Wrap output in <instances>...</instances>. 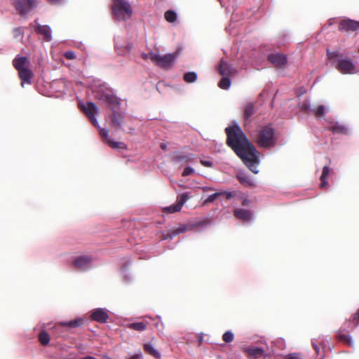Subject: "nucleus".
<instances>
[{
    "mask_svg": "<svg viewBox=\"0 0 359 359\" xmlns=\"http://www.w3.org/2000/svg\"><path fill=\"white\" fill-rule=\"evenodd\" d=\"M226 143L239 156L246 166L255 174L259 172L258 165L260 163L259 152L249 141L241 127L235 123L225 129Z\"/></svg>",
    "mask_w": 359,
    "mask_h": 359,
    "instance_id": "1",
    "label": "nucleus"
},
{
    "mask_svg": "<svg viewBox=\"0 0 359 359\" xmlns=\"http://www.w3.org/2000/svg\"><path fill=\"white\" fill-rule=\"evenodd\" d=\"M327 56L334 68L343 74H355L358 73L357 67L353 60L339 50H327Z\"/></svg>",
    "mask_w": 359,
    "mask_h": 359,
    "instance_id": "2",
    "label": "nucleus"
},
{
    "mask_svg": "<svg viewBox=\"0 0 359 359\" xmlns=\"http://www.w3.org/2000/svg\"><path fill=\"white\" fill-rule=\"evenodd\" d=\"M93 91L95 97L105 102L110 107L112 112L121 110L126 107V102L108 92L104 84H99L93 89Z\"/></svg>",
    "mask_w": 359,
    "mask_h": 359,
    "instance_id": "3",
    "label": "nucleus"
},
{
    "mask_svg": "<svg viewBox=\"0 0 359 359\" xmlns=\"http://www.w3.org/2000/svg\"><path fill=\"white\" fill-rule=\"evenodd\" d=\"M13 65L18 72L22 87H24L25 83L31 84L33 72L29 68L30 65L29 60L25 56L18 55L13 60Z\"/></svg>",
    "mask_w": 359,
    "mask_h": 359,
    "instance_id": "4",
    "label": "nucleus"
},
{
    "mask_svg": "<svg viewBox=\"0 0 359 359\" xmlns=\"http://www.w3.org/2000/svg\"><path fill=\"white\" fill-rule=\"evenodd\" d=\"M112 11L114 18L118 21L128 20L133 13L131 6L127 0H114Z\"/></svg>",
    "mask_w": 359,
    "mask_h": 359,
    "instance_id": "5",
    "label": "nucleus"
},
{
    "mask_svg": "<svg viewBox=\"0 0 359 359\" xmlns=\"http://www.w3.org/2000/svg\"><path fill=\"white\" fill-rule=\"evenodd\" d=\"M277 142L273 128L271 126L264 127L259 133L257 136V143L263 148H270L274 147Z\"/></svg>",
    "mask_w": 359,
    "mask_h": 359,
    "instance_id": "6",
    "label": "nucleus"
},
{
    "mask_svg": "<svg viewBox=\"0 0 359 359\" xmlns=\"http://www.w3.org/2000/svg\"><path fill=\"white\" fill-rule=\"evenodd\" d=\"M191 196H192L190 192H185L177 196L176 203L162 208V216L164 217L166 214H172L180 212L185 203L191 198Z\"/></svg>",
    "mask_w": 359,
    "mask_h": 359,
    "instance_id": "7",
    "label": "nucleus"
},
{
    "mask_svg": "<svg viewBox=\"0 0 359 359\" xmlns=\"http://www.w3.org/2000/svg\"><path fill=\"white\" fill-rule=\"evenodd\" d=\"M12 4L16 11L22 15H26L31 10L36 8L39 4L38 0H26L27 3L23 0H11Z\"/></svg>",
    "mask_w": 359,
    "mask_h": 359,
    "instance_id": "8",
    "label": "nucleus"
},
{
    "mask_svg": "<svg viewBox=\"0 0 359 359\" xmlns=\"http://www.w3.org/2000/svg\"><path fill=\"white\" fill-rule=\"evenodd\" d=\"M81 109L90 120L93 126L97 128H100V124L95 117L99 113V109L96 104L93 102H88L86 105L81 106Z\"/></svg>",
    "mask_w": 359,
    "mask_h": 359,
    "instance_id": "9",
    "label": "nucleus"
},
{
    "mask_svg": "<svg viewBox=\"0 0 359 359\" xmlns=\"http://www.w3.org/2000/svg\"><path fill=\"white\" fill-rule=\"evenodd\" d=\"M179 55L180 53L178 51L166 54L164 56H160L158 55V67L165 69H170L173 66L174 62Z\"/></svg>",
    "mask_w": 359,
    "mask_h": 359,
    "instance_id": "10",
    "label": "nucleus"
},
{
    "mask_svg": "<svg viewBox=\"0 0 359 359\" xmlns=\"http://www.w3.org/2000/svg\"><path fill=\"white\" fill-rule=\"evenodd\" d=\"M74 264L79 271H87L93 266V258L90 256H80L74 259Z\"/></svg>",
    "mask_w": 359,
    "mask_h": 359,
    "instance_id": "11",
    "label": "nucleus"
},
{
    "mask_svg": "<svg viewBox=\"0 0 359 359\" xmlns=\"http://www.w3.org/2000/svg\"><path fill=\"white\" fill-rule=\"evenodd\" d=\"M100 132V135L104 138L103 141L108 144L109 147L113 149H125L126 148V144L121 142H116L109 138V131L106 128H97Z\"/></svg>",
    "mask_w": 359,
    "mask_h": 359,
    "instance_id": "12",
    "label": "nucleus"
},
{
    "mask_svg": "<svg viewBox=\"0 0 359 359\" xmlns=\"http://www.w3.org/2000/svg\"><path fill=\"white\" fill-rule=\"evenodd\" d=\"M126 107L121 110L114 111L110 117L111 123L114 126L122 128L126 118Z\"/></svg>",
    "mask_w": 359,
    "mask_h": 359,
    "instance_id": "13",
    "label": "nucleus"
},
{
    "mask_svg": "<svg viewBox=\"0 0 359 359\" xmlns=\"http://www.w3.org/2000/svg\"><path fill=\"white\" fill-rule=\"evenodd\" d=\"M34 23L36 24V32L42 35L46 41H50L52 40V29L50 26L40 25L37 19L34 20Z\"/></svg>",
    "mask_w": 359,
    "mask_h": 359,
    "instance_id": "14",
    "label": "nucleus"
},
{
    "mask_svg": "<svg viewBox=\"0 0 359 359\" xmlns=\"http://www.w3.org/2000/svg\"><path fill=\"white\" fill-rule=\"evenodd\" d=\"M339 29L341 31H355L359 29V21L344 19L341 21Z\"/></svg>",
    "mask_w": 359,
    "mask_h": 359,
    "instance_id": "15",
    "label": "nucleus"
},
{
    "mask_svg": "<svg viewBox=\"0 0 359 359\" xmlns=\"http://www.w3.org/2000/svg\"><path fill=\"white\" fill-rule=\"evenodd\" d=\"M268 59L273 65L280 68L283 67L287 63L286 56L280 53L271 54Z\"/></svg>",
    "mask_w": 359,
    "mask_h": 359,
    "instance_id": "16",
    "label": "nucleus"
},
{
    "mask_svg": "<svg viewBox=\"0 0 359 359\" xmlns=\"http://www.w3.org/2000/svg\"><path fill=\"white\" fill-rule=\"evenodd\" d=\"M189 229V226L187 224H180L179 226L175 227L170 230L168 233H162L161 238L163 240H166L168 238H172L174 236L187 231Z\"/></svg>",
    "mask_w": 359,
    "mask_h": 359,
    "instance_id": "17",
    "label": "nucleus"
},
{
    "mask_svg": "<svg viewBox=\"0 0 359 359\" xmlns=\"http://www.w3.org/2000/svg\"><path fill=\"white\" fill-rule=\"evenodd\" d=\"M90 317L93 320L103 323L107 321L109 316L107 311H105L104 309L99 308L93 311Z\"/></svg>",
    "mask_w": 359,
    "mask_h": 359,
    "instance_id": "18",
    "label": "nucleus"
},
{
    "mask_svg": "<svg viewBox=\"0 0 359 359\" xmlns=\"http://www.w3.org/2000/svg\"><path fill=\"white\" fill-rule=\"evenodd\" d=\"M327 129L336 134H349V129L346 126L340 124L339 122L330 123Z\"/></svg>",
    "mask_w": 359,
    "mask_h": 359,
    "instance_id": "19",
    "label": "nucleus"
},
{
    "mask_svg": "<svg viewBox=\"0 0 359 359\" xmlns=\"http://www.w3.org/2000/svg\"><path fill=\"white\" fill-rule=\"evenodd\" d=\"M244 351L250 358H257L265 355L264 350L262 348L257 346L247 347Z\"/></svg>",
    "mask_w": 359,
    "mask_h": 359,
    "instance_id": "20",
    "label": "nucleus"
},
{
    "mask_svg": "<svg viewBox=\"0 0 359 359\" xmlns=\"http://www.w3.org/2000/svg\"><path fill=\"white\" fill-rule=\"evenodd\" d=\"M219 72L222 76H230L234 72V69L224 60H221Z\"/></svg>",
    "mask_w": 359,
    "mask_h": 359,
    "instance_id": "21",
    "label": "nucleus"
},
{
    "mask_svg": "<svg viewBox=\"0 0 359 359\" xmlns=\"http://www.w3.org/2000/svg\"><path fill=\"white\" fill-rule=\"evenodd\" d=\"M234 215L238 219L245 222H248L252 219V213L248 210L236 208L234 210Z\"/></svg>",
    "mask_w": 359,
    "mask_h": 359,
    "instance_id": "22",
    "label": "nucleus"
},
{
    "mask_svg": "<svg viewBox=\"0 0 359 359\" xmlns=\"http://www.w3.org/2000/svg\"><path fill=\"white\" fill-rule=\"evenodd\" d=\"M46 327V325L45 323H42L41 331L39 334V341L43 346H46L50 342V336L48 333L45 330Z\"/></svg>",
    "mask_w": 359,
    "mask_h": 359,
    "instance_id": "23",
    "label": "nucleus"
},
{
    "mask_svg": "<svg viewBox=\"0 0 359 359\" xmlns=\"http://www.w3.org/2000/svg\"><path fill=\"white\" fill-rule=\"evenodd\" d=\"M193 158L194 156L191 154H176L174 155L172 160L175 163H187L191 161Z\"/></svg>",
    "mask_w": 359,
    "mask_h": 359,
    "instance_id": "24",
    "label": "nucleus"
},
{
    "mask_svg": "<svg viewBox=\"0 0 359 359\" xmlns=\"http://www.w3.org/2000/svg\"><path fill=\"white\" fill-rule=\"evenodd\" d=\"M114 47H115V49L116 50L118 54L125 55V54L129 53L133 49V46L132 43H128L123 49V47L118 43V41L116 39Z\"/></svg>",
    "mask_w": 359,
    "mask_h": 359,
    "instance_id": "25",
    "label": "nucleus"
},
{
    "mask_svg": "<svg viewBox=\"0 0 359 359\" xmlns=\"http://www.w3.org/2000/svg\"><path fill=\"white\" fill-rule=\"evenodd\" d=\"M330 169L329 166L325 165L323 167L322 175L320 176L321 182H320V186L321 188H324L327 185V177L328 175L330 174Z\"/></svg>",
    "mask_w": 359,
    "mask_h": 359,
    "instance_id": "26",
    "label": "nucleus"
},
{
    "mask_svg": "<svg viewBox=\"0 0 359 359\" xmlns=\"http://www.w3.org/2000/svg\"><path fill=\"white\" fill-rule=\"evenodd\" d=\"M83 320L81 318H76L72 320L62 322L60 323L61 326H66L69 327H77L82 325Z\"/></svg>",
    "mask_w": 359,
    "mask_h": 359,
    "instance_id": "27",
    "label": "nucleus"
},
{
    "mask_svg": "<svg viewBox=\"0 0 359 359\" xmlns=\"http://www.w3.org/2000/svg\"><path fill=\"white\" fill-rule=\"evenodd\" d=\"M231 85V81L230 76H222V79L219 81L218 83V86L224 90H228Z\"/></svg>",
    "mask_w": 359,
    "mask_h": 359,
    "instance_id": "28",
    "label": "nucleus"
},
{
    "mask_svg": "<svg viewBox=\"0 0 359 359\" xmlns=\"http://www.w3.org/2000/svg\"><path fill=\"white\" fill-rule=\"evenodd\" d=\"M239 182L244 185H251L252 181L250 177L244 172H239L237 175Z\"/></svg>",
    "mask_w": 359,
    "mask_h": 359,
    "instance_id": "29",
    "label": "nucleus"
},
{
    "mask_svg": "<svg viewBox=\"0 0 359 359\" xmlns=\"http://www.w3.org/2000/svg\"><path fill=\"white\" fill-rule=\"evenodd\" d=\"M142 57L145 60H150L154 65H157V53L150 51L149 53H142Z\"/></svg>",
    "mask_w": 359,
    "mask_h": 359,
    "instance_id": "30",
    "label": "nucleus"
},
{
    "mask_svg": "<svg viewBox=\"0 0 359 359\" xmlns=\"http://www.w3.org/2000/svg\"><path fill=\"white\" fill-rule=\"evenodd\" d=\"M165 19L170 23L175 22L177 18V14L172 10L167 11L164 15Z\"/></svg>",
    "mask_w": 359,
    "mask_h": 359,
    "instance_id": "31",
    "label": "nucleus"
},
{
    "mask_svg": "<svg viewBox=\"0 0 359 359\" xmlns=\"http://www.w3.org/2000/svg\"><path fill=\"white\" fill-rule=\"evenodd\" d=\"M128 327L137 331H143L146 329V324L143 322L133 323L128 324Z\"/></svg>",
    "mask_w": 359,
    "mask_h": 359,
    "instance_id": "32",
    "label": "nucleus"
},
{
    "mask_svg": "<svg viewBox=\"0 0 359 359\" xmlns=\"http://www.w3.org/2000/svg\"><path fill=\"white\" fill-rule=\"evenodd\" d=\"M198 76L195 72H189L184 75V80L187 83H194L197 80Z\"/></svg>",
    "mask_w": 359,
    "mask_h": 359,
    "instance_id": "33",
    "label": "nucleus"
},
{
    "mask_svg": "<svg viewBox=\"0 0 359 359\" xmlns=\"http://www.w3.org/2000/svg\"><path fill=\"white\" fill-rule=\"evenodd\" d=\"M338 338L340 341H344V343H346L349 346H353L354 341L351 337L348 334H339L338 335Z\"/></svg>",
    "mask_w": 359,
    "mask_h": 359,
    "instance_id": "34",
    "label": "nucleus"
},
{
    "mask_svg": "<svg viewBox=\"0 0 359 359\" xmlns=\"http://www.w3.org/2000/svg\"><path fill=\"white\" fill-rule=\"evenodd\" d=\"M144 348L146 353L151 354L154 357H157V350L154 348L151 344H145Z\"/></svg>",
    "mask_w": 359,
    "mask_h": 359,
    "instance_id": "35",
    "label": "nucleus"
},
{
    "mask_svg": "<svg viewBox=\"0 0 359 359\" xmlns=\"http://www.w3.org/2000/svg\"><path fill=\"white\" fill-rule=\"evenodd\" d=\"M233 339L234 334L231 330L225 332L222 335V339L226 343L231 342L233 340Z\"/></svg>",
    "mask_w": 359,
    "mask_h": 359,
    "instance_id": "36",
    "label": "nucleus"
},
{
    "mask_svg": "<svg viewBox=\"0 0 359 359\" xmlns=\"http://www.w3.org/2000/svg\"><path fill=\"white\" fill-rule=\"evenodd\" d=\"M280 359H304L301 353H293L280 356Z\"/></svg>",
    "mask_w": 359,
    "mask_h": 359,
    "instance_id": "37",
    "label": "nucleus"
},
{
    "mask_svg": "<svg viewBox=\"0 0 359 359\" xmlns=\"http://www.w3.org/2000/svg\"><path fill=\"white\" fill-rule=\"evenodd\" d=\"M222 193H219V191L215 192L210 196L204 201L203 204L206 205L208 203L213 202L215 199H217L219 196H222Z\"/></svg>",
    "mask_w": 359,
    "mask_h": 359,
    "instance_id": "38",
    "label": "nucleus"
},
{
    "mask_svg": "<svg viewBox=\"0 0 359 359\" xmlns=\"http://www.w3.org/2000/svg\"><path fill=\"white\" fill-rule=\"evenodd\" d=\"M254 112V105L252 103H249L245 106V117L246 118H250Z\"/></svg>",
    "mask_w": 359,
    "mask_h": 359,
    "instance_id": "39",
    "label": "nucleus"
},
{
    "mask_svg": "<svg viewBox=\"0 0 359 359\" xmlns=\"http://www.w3.org/2000/svg\"><path fill=\"white\" fill-rule=\"evenodd\" d=\"M313 113L319 116H324L326 111L323 105H320L316 109H313Z\"/></svg>",
    "mask_w": 359,
    "mask_h": 359,
    "instance_id": "40",
    "label": "nucleus"
},
{
    "mask_svg": "<svg viewBox=\"0 0 359 359\" xmlns=\"http://www.w3.org/2000/svg\"><path fill=\"white\" fill-rule=\"evenodd\" d=\"M13 37L17 39L18 37H21V39H22L24 36V32L22 30L20 27H15L13 30Z\"/></svg>",
    "mask_w": 359,
    "mask_h": 359,
    "instance_id": "41",
    "label": "nucleus"
},
{
    "mask_svg": "<svg viewBox=\"0 0 359 359\" xmlns=\"http://www.w3.org/2000/svg\"><path fill=\"white\" fill-rule=\"evenodd\" d=\"M195 170L193 168L190 167V166H187L184 168L183 172H182V176L184 177H187V176H189L193 173H194Z\"/></svg>",
    "mask_w": 359,
    "mask_h": 359,
    "instance_id": "42",
    "label": "nucleus"
},
{
    "mask_svg": "<svg viewBox=\"0 0 359 359\" xmlns=\"http://www.w3.org/2000/svg\"><path fill=\"white\" fill-rule=\"evenodd\" d=\"M65 57L68 60H74L76 57L74 51L67 50L64 53Z\"/></svg>",
    "mask_w": 359,
    "mask_h": 359,
    "instance_id": "43",
    "label": "nucleus"
},
{
    "mask_svg": "<svg viewBox=\"0 0 359 359\" xmlns=\"http://www.w3.org/2000/svg\"><path fill=\"white\" fill-rule=\"evenodd\" d=\"M219 192L222 193V195H224L227 199H230L236 195L235 191H219Z\"/></svg>",
    "mask_w": 359,
    "mask_h": 359,
    "instance_id": "44",
    "label": "nucleus"
},
{
    "mask_svg": "<svg viewBox=\"0 0 359 359\" xmlns=\"http://www.w3.org/2000/svg\"><path fill=\"white\" fill-rule=\"evenodd\" d=\"M201 163L203 165H204L205 167H209V168L212 167V165H213V163H212V162L211 161L204 160V159L201 160Z\"/></svg>",
    "mask_w": 359,
    "mask_h": 359,
    "instance_id": "45",
    "label": "nucleus"
},
{
    "mask_svg": "<svg viewBox=\"0 0 359 359\" xmlns=\"http://www.w3.org/2000/svg\"><path fill=\"white\" fill-rule=\"evenodd\" d=\"M142 352L140 351H139L137 353L131 355L128 359H142Z\"/></svg>",
    "mask_w": 359,
    "mask_h": 359,
    "instance_id": "46",
    "label": "nucleus"
},
{
    "mask_svg": "<svg viewBox=\"0 0 359 359\" xmlns=\"http://www.w3.org/2000/svg\"><path fill=\"white\" fill-rule=\"evenodd\" d=\"M201 189H202L203 191H213V190H215L213 187H208V186L202 187H201Z\"/></svg>",
    "mask_w": 359,
    "mask_h": 359,
    "instance_id": "47",
    "label": "nucleus"
},
{
    "mask_svg": "<svg viewBox=\"0 0 359 359\" xmlns=\"http://www.w3.org/2000/svg\"><path fill=\"white\" fill-rule=\"evenodd\" d=\"M312 345H313V348H314V349H315V351H316V353L317 354H318V353H319V351H320V347H319V346H317V344H316V343L315 341H312Z\"/></svg>",
    "mask_w": 359,
    "mask_h": 359,
    "instance_id": "48",
    "label": "nucleus"
},
{
    "mask_svg": "<svg viewBox=\"0 0 359 359\" xmlns=\"http://www.w3.org/2000/svg\"><path fill=\"white\" fill-rule=\"evenodd\" d=\"M353 320L357 322L356 325L359 324V309L353 316Z\"/></svg>",
    "mask_w": 359,
    "mask_h": 359,
    "instance_id": "49",
    "label": "nucleus"
},
{
    "mask_svg": "<svg viewBox=\"0 0 359 359\" xmlns=\"http://www.w3.org/2000/svg\"><path fill=\"white\" fill-rule=\"evenodd\" d=\"M49 3L52 4H56L60 3L62 0H48Z\"/></svg>",
    "mask_w": 359,
    "mask_h": 359,
    "instance_id": "50",
    "label": "nucleus"
},
{
    "mask_svg": "<svg viewBox=\"0 0 359 359\" xmlns=\"http://www.w3.org/2000/svg\"><path fill=\"white\" fill-rule=\"evenodd\" d=\"M161 147L162 149L165 150L167 149L166 143H161Z\"/></svg>",
    "mask_w": 359,
    "mask_h": 359,
    "instance_id": "51",
    "label": "nucleus"
},
{
    "mask_svg": "<svg viewBox=\"0 0 359 359\" xmlns=\"http://www.w3.org/2000/svg\"><path fill=\"white\" fill-rule=\"evenodd\" d=\"M203 339V335H202V334L199 335V337H198V341H199V344H200L202 343Z\"/></svg>",
    "mask_w": 359,
    "mask_h": 359,
    "instance_id": "52",
    "label": "nucleus"
},
{
    "mask_svg": "<svg viewBox=\"0 0 359 359\" xmlns=\"http://www.w3.org/2000/svg\"><path fill=\"white\" fill-rule=\"evenodd\" d=\"M243 203V205H248V200H247V199H244V200L243 201V203Z\"/></svg>",
    "mask_w": 359,
    "mask_h": 359,
    "instance_id": "53",
    "label": "nucleus"
}]
</instances>
